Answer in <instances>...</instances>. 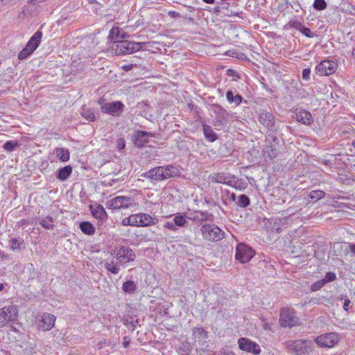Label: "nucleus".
<instances>
[{
    "mask_svg": "<svg viewBox=\"0 0 355 355\" xmlns=\"http://www.w3.org/2000/svg\"><path fill=\"white\" fill-rule=\"evenodd\" d=\"M179 174L180 171L176 166L172 164H168L155 167L148 171L144 173L141 175V177L149 178L153 180L162 181L172 177L178 176Z\"/></svg>",
    "mask_w": 355,
    "mask_h": 355,
    "instance_id": "nucleus-1",
    "label": "nucleus"
},
{
    "mask_svg": "<svg viewBox=\"0 0 355 355\" xmlns=\"http://www.w3.org/2000/svg\"><path fill=\"white\" fill-rule=\"evenodd\" d=\"M141 42H130L128 40L114 41L110 46L111 51L117 55L131 54L141 49Z\"/></svg>",
    "mask_w": 355,
    "mask_h": 355,
    "instance_id": "nucleus-2",
    "label": "nucleus"
},
{
    "mask_svg": "<svg viewBox=\"0 0 355 355\" xmlns=\"http://www.w3.org/2000/svg\"><path fill=\"white\" fill-rule=\"evenodd\" d=\"M287 350L296 355H302L309 353L314 349V345L311 340L302 339L289 340L285 343Z\"/></svg>",
    "mask_w": 355,
    "mask_h": 355,
    "instance_id": "nucleus-3",
    "label": "nucleus"
},
{
    "mask_svg": "<svg viewBox=\"0 0 355 355\" xmlns=\"http://www.w3.org/2000/svg\"><path fill=\"white\" fill-rule=\"evenodd\" d=\"M203 239L209 242H218L223 237L225 232L214 224H205L200 228Z\"/></svg>",
    "mask_w": 355,
    "mask_h": 355,
    "instance_id": "nucleus-4",
    "label": "nucleus"
},
{
    "mask_svg": "<svg viewBox=\"0 0 355 355\" xmlns=\"http://www.w3.org/2000/svg\"><path fill=\"white\" fill-rule=\"evenodd\" d=\"M98 103L101 105V110L103 113L114 117L119 116L125 107L124 104L119 101L106 103L104 99H100Z\"/></svg>",
    "mask_w": 355,
    "mask_h": 355,
    "instance_id": "nucleus-5",
    "label": "nucleus"
},
{
    "mask_svg": "<svg viewBox=\"0 0 355 355\" xmlns=\"http://www.w3.org/2000/svg\"><path fill=\"white\" fill-rule=\"evenodd\" d=\"M340 340V336L338 333L329 332L315 337V342L320 347L332 348L338 345Z\"/></svg>",
    "mask_w": 355,
    "mask_h": 355,
    "instance_id": "nucleus-6",
    "label": "nucleus"
},
{
    "mask_svg": "<svg viewBox=\"0 0 355 355\" xmlns=\"http://www.w3.org/2000/svg\"><path fill=\"white\" fill-rule=\"evenodd\" d=\"M136 205L133 198L128 196H116L107 202V207L112 209H128Z\"/></svg>",
    "mask_w": 355,
    "mask_h": 355,
    "instance_id": "nucleus-7",
    "label": "nucleus"
},
{
    "mask_svg": "<svg viewBox=\"0 0 355 355\" xmlns=\"http://www.w3.org/2000/svg\"><path fill=\"white\" fill-rule=\"evenodd\" d=\"M18 310L15 306H8L0 309V327H3L10 322L17 320Z\"/></svg>",
    "mask_w": 355,
    "mask_h": 355,
    "instance_id": "nucleus-8",
    "label": "nucleus"
},
{
    "mask_svg": "<svg viewBox=\"0 0 355 355\" xmlns=\"http://www.w3.org/2000/svg\"><path fill=\"white\" fill-rule=\"evenodd\" d=\"M279 323L284 327H293L300 324V320L296 316L295 311L289 309L282 310Z\"/></svg>",
    "mask_w": 355,
    "mask_h": 355,
    "instance_id": "nucleus-9",
    "label": "nucleus"
},
{
    "mask_svg": "<svg viewBox=\"0 0 355 355\" xmlns=\"http://www.w3.org/2000/svg\"><path fill=\"white\" fill-rule=\"evenodd\" d=\"M254 255V250L244 243H239L236 248V259L241 263L248 262Z\"/></svg>",
    "mask_w": 355,
    "mask_h": 355,
    "instance_id": "nucleus-10",
    "label": "nucleus"
},
{
    "mask_svg": "<svg viewBox=\"0 0 355 355\" xmlns=\"http://www.w3.org/2000/svg\"><path fill=\"white\" fill-rule=\"evenodd\" d=\"M337 67L338 64L336 62L324 60L315 67V73L320 76H329L336 71Z\"/></svg>",
    "mask_w": 355,
    "mask_h": 355,
    "instance_id": "nucleus-11",
    "label": "nucleus"
},
{
    "mask_svg": "<svg viewBox=\"0 0 355 355\" xmlns=\"http://www.w3.org/2000/svg\"><path fill=\"white\" fill-rule=\"evenodd\" d=\"M116 258L119 265H123L135 260V254L130 248L121 246L116 252Z\"/></svg>",
    "mask_w": 355,
    "mask_h": 355,
    "instance_id": "nucleus-12",
    "label": "nucleus"
},
{
    "mask_svg": "<svg viewBox=\"0 0 355 355\" xmlns=\"http://www.w3.org/2000/svg\"><path fill=\"white\" fill-rule=\"evenodd\" d=\"M38 319L37 328L43 331H49L51 329L55 322V317L53 314L43 313L37 316Z\"/></svg>",
    "mask_w": 355,
    "mask_h": 355,
    "instance_id": "nucleus-13",
    "label": "nucleus"
},
{
    "mask_svg": "<svg viewBox=\"0 0 355 355\" xmlns=\"http://www.w3.org/2000/svg\"><path fill=\"white\" fill-rule=\"evenodd\" d=\"M238 344L239 348L243 351L253 353L256 355L261 352L259 345L247 338H239Z\"/></svg>",
    "mask_w": 355,
    "mask_h": 355,
    "instance_id": "nucleus-14",
    "label": "nucleus"
},
{
    "mask_svg": "<svg viewBox=\"0 0 355 355\" xmlns=\"http://www.w3.org/2000/svg\"><path fill=\"white\" fill-rule=\"evenodd\" d=\"M295 116L298 122L304 125H310L313 122L311 114L305 110H296Z\"/></svg>",
    "mask_w": 355,
    "mask_h": 355,
    "instance_id": "nucleus-15",
    "label": "nucleus"
},
{
    "mask_svg": "<svg viewBox=\"0 0 355 355\" xmlns=\"http://www.w3.org/2000/svg\"><path fill=\"white\" fill-rule=\"evenodd\" d=\"M193 336L194 341L200 345H204L207 343V333L202 327H195L193 329Z\"/></svg>",
    "mask_w": 355,
    "mask_h": 355,
    "instance_id": "nucleus-16",
    "label": "nucleus"
},
{
    "mask_svg": "<svg viewBox=\"0 0 355 355\" xmlns=\"http://www.w3.org/2000/svg\"><path fill=\"white\" fill-rule=\"evenodd\" d=\"M89 208L92 216L96 218H98L101 220H105L107 218V213L101 205H91Z\"/></svg>",
    "mask_w": 355,
    "mask_h": 355,
    "instance_id": "nucleus-17",
    "label": "nucleus"
},
{
    "mask_svg": "<svg viewBox=\"0 0 355 355\" xmlns=\"http://www.w3.org/2000/svg\"><path fill=\"white\" fill-rule=\"evenodd\" d=\"M213 112L216 115V119L219 122L225 121L230 117L228 112L220 105L214 104L213 105Z\"/></svg>",
    "mask_w": 355,
    "mask_h": 355,
    "instance_id": "nucleus-18",
    "label": "nucleus"
},
{
    "mask_svg": "<svg viewBox=\"0 0 355 355\" xmlns=\"http://www.w3.org/2000/svg\"><path fill=\"white\" fill-rule=\"evenodd\" d=\"M128 37V35L125 33L120 28L116 26L113 27L110 31L108 35V39L111 43L114 41H120L121 39H125Z\"/></svg>",
    "mask_w": 355,
    "mask_h": 355,
    "instance_id": "nucleus-19",
    "label": "nucleus"
},
{
    "mask_svg": "<svg viewBox=\"0 0 355 355\" xmlns=\"http://www.w3.org/2000/svg\"><path fill=\"white\" fill-rule=\"evenodd\" d=\"M150 133L146 131H137L135 134V144L139 148H142L148 142Z\"/></svg>",
    "mask_w": 355,
    "mask_h": 355,
    "instance_id": "nucleus-20",
    "label": "nucleus"
},
{
    "mask_svg": "<svg viewBox=\"0 0 355 355\" xmlns=\"http://www.w3.org/2000/svg\"><path fill=\"white\" fill-rule=\"evenodd\" d=\"M80 114L83 117L89 121H94L99 117L98 112L92 108H88L86 106H83L81 108Z\"/></svg>",
    "mask_w": 355,
    "mask_h": 355,
    "instance_id": "nucleus-21",
    "label": "nucleus"
},
{
    "mask_svg": "<svg viewBox=\"0 0 355 355\" xmlns=\"http://www.w3.org/2000/svg\"><path fill=\"white\" fill-rule=\"evenodd\" d=\"M42 37V33L40 31H37L31 37L30 40L28 41L26 46L29 49V51H32L33 53L39 46Z\"/></svg>",
    "mask_w": 355,
    "mask_h": 355,
    "instance_id": "nucleus-22",
    "label": "nucleus"
},
{
    "mask_svg": "<svg viewBox=\"0 0 355 355\" xmlns=\"http://www.w3.org/2000/svg\"><path fill=\"white\" fill-rule=\"evenodd\" d=\"M270 139L272 140L273 144H270L271 153L268 151V154L270 157H275L279 152V146L281 141V138L277 135H269L268 137V142L270 140Z\"/></svg>",
    "mask_w": 355,
    "mask_h": 355,
    "instance_id": "nucleus-23",
    "label": "nucleus"
},
{
    "mask_svg": "<svg viewBox=\"0 0 355 355\" xmlns=\"http://www.w3.org/2000/svg\"><path fill=\"white\" fill-rule=\"evenodd\" d=\"M10 249L13 251H20L24 248V241L22 238H12L9 241Z\"/></svg>",
    "mask_w": 355,
    "mask_h": 355,
    "instance_id": "nucleus-24",
    "label": "nucleus"
},
{
    "mask_svg": "<svg viewBox=\"0 0 355 355\" xmlns=\"http://www.w3.org/2000/svg\"><path fill=\"white\" fill-rule=\"evenodd\" d=\"M139 217L141 227L155 225L157 221L156 218L151 217L147 214H139Z\"/></svg>",
    "mask_w": 355,
    "mask_h": 355,
    "instance_id": "nucleus-25",
    "label": "nucleus"
},
{
    "mask_svg": "<svg viewBox=\"0 0 355 355\" xmlns=\"http://www.w3.org/2000/svg\"><path fill=\"white\" fill-rule=\"evenodd\" d=\"M54 154L60 161L65 162L69 159V152L67 148H56L54 150Z\"/></svg>",
    "mask_w": 355,
    "mask_h": 355,
    "instance_id": "nucleus-26",
    "label": "nucleus"
},
{
    "mask_svg": "<svg viewBox=\"0 0 355 355\" xmlns=\"http://www.w3.org/2000/svg\"><path fill=\"white\" fill-rule=\"evenodd\" d=\"M203 132L206 139L210 142H214L218 139L216 133L209 125H203Z\"/></svg>",
    "mask_w": 355,
    "mask_h": 355,
    "instance_id": "nucleus-27",
    "label": "nucleus"
},
{
    "mask_svg": "<svg viewBox=\"0 0 355 355\" xmlns=\"http://www.w3.org/2000/svg\"><path fill=\"white\" fill-rule=\"evenodd\" d=\"M72 173V168L71 166H66L58 170L57 178L60 180L64 181L67 180Z\"/></svg>",
    "mask_w": 355,
    "mask_h": 355,
    "instance_id": "nucleus-28",
    "label": "nucleus"
},
{
    "mask_svg": "<svg viewBox=\"0 0 355 355\" xmlns=\"http://www.w3.org/2000/svg\"><path fill=\"white\" fill-rule=\"evenodd\" d=\"M118 265H119L118 262L115 263L113 261V259H107L105 261V268L109 272L114 275H116L119 272L120 268L118 267Z\"/></svg>",
    "mask_w": 355,
    "mask_h": 355,
    "instance_id": "nucleus-29",
    "label": "nucleus"
},
{
    "mask_svg": "<svg viewBox=\"0 0 355 355\" xmlns=\"http://www.w3.org/2000/svg\"><path fill=\"white\" fill-rule=\"evenodd\" d=\"M80 229L83 233L88 235H92L95 232L94 227L92 225V223L87 221L80 223Z\"/></svg>",
    "mask_w": 355,
    "mask_h": 355,
    "instance_id": "nucleus-30",
    "label": "nucleus"
},
{
    "mask_svg": "<svg viewBox=\"0 0 355 355\" xmlns=\"http://www.w3.org/2000/svg\"><path fill=\"white\" fill-rule=\"evenodd\" d=\"M173 220L177 228L184 227L187 223V218L181 213L177 214L173 218Z\"/></svg>",
    "mask_w": 355,
    "mask_h": 355,
    "instance_id": "nucleus-31",
    "label": "nucleus"
},
{
    "mask_svg": "<svg viewBox=\"0 0 355 355\" xmlns=\"http://www.w3.org/2000/svg\"><path fill=\"white\" fill-rule=\"evenodd\" d=\"M122 288L125 293H132L135 291L137 286L134 282L127 281L123 284Z\"/></svg>",
    "mask_w": 355,
    "mask_h": 355,
    "instance_id": "nucleus-32",
    "label": "nucleus"
},
{
    "mask_svg": "<svg viewBox=\"0 0 355 355\" xmlns=\"http://www.w3.org/2000/svg\"><path fill=\"white\" fill-rule=\"evenodd\" d=\"M42 227L46 230H53L54 227L53 217L48 216L46 218L42 219L40 221Z\"/></svg>",
    "mask_w": 355,
    "mask_h": 355,
    "instance_id": "nucleus-33",
    "label": "nucleus"
},
{
    "mask_svg": "<svg viewBox=\"0 0 355 355\" xmlns=\"http://www.w3.org/2000/svg\"><path fill=\"white\" fill-rule=\"evenodd\" d=\"M19 146V144L17 141L10 140L6 141L3 146V148L4 150L11 152L15 150L17 147Z\"/></svg>",
    "mask_w": 355,
    "mask_h": 355,
    "instance_id": "nucleus-34",
    "label": "nucleus"
},
{
    "mask_svg": "<svg viewBox=\"0 0 355 355\" xmlns=\"http://www.w3.org/2000/svg\"><path fill=\"white\" fill-rule=\"evenodd\" d=\"M250 198L246 195H240L238 198L237 205L241 207H246L250 205Z\"/></svg>",
    "mask_w": 355,
    "mask_h": 355,
    "instance_id": "nucleus-35",
    "label": "nucleus"
},
{
    "mask_svg": "<svg viewBox=\"0 0 355 355\" xmlns=\"http://www.w3.org/2000/svg\"><path fill=\"white\" fill-rule=\"evenodd\" d=\"M309 196L311 199L318 200L324 198V192L321 190L312 191L310 192Z\"/></svg>",
    "mask_w": 355,
    "mask_h": 355,
    "instance_id": "nucleus-36",
    "label": "nucleus"
},
{
    "mask_svg": "<svg viewBox=\"0 0 355 355\" xmlns=\"http://www.w3.org/2000/svg\"><path fill=\"white\" fill-rule=\"evenodd\" d=\"M313 7L318 10H323L327 8V3L324 0H315Z\"/></svg>",
    "mask_w": 355,
    "mask_h": 355,
    "instance_id": "nucleus-37",
    "label": "nucleus"
},
{
    "mask_svg": "<svg viewBox=\"0 0 355 355\" xmlns=\"http://www.w3.org/2000/svg\"><path fill=\"white\" fill-rule=\"evenodd\" d=\"M336 279V275L333 272H328L326 273L324 277L322 279L324 284L328 282L334 281Z\"/></svg>",
    "mask_w": 355,
    "mask_h": 355,
    "instance_id": "nucleus-38",
    "label": "nucleus"
},
{
    "mask_svg": "<svg viewBox=\"0 0 355 355\" xmlns=\"http://www.w3.org/2000/svg\"><path fill=\"white\" fill-rule=\"evenodd\" d=\"M139 214H132L130 216L131 226L140 227Z\"/></svg>",
    "mask_w": 355,
    "mask_h": 355,
    "instance_id": "nucleus-39",
    "label": "nucleus"
},
{
    "mask_svg": "<svg viewBox=\"0 0 355 355\" xmlns=\"http://www.w3.org/2000/svg\"><path fill=\"white\" fill-rule=\"evenodd\" d=\"M31 53L32 51H29V49L25 46L23 50L19 53L18 58L19 60L26 59Z\"/></svg>",
    "mask_w": 355,
    "mask_h": 355,
    "instance_id": "nucleus-40",
    "label": "nucleus"
},
{
    "mask_svg": "<svg viewBox=\"0 0 355 355\" xmlns=\"http://www.w3.org/2000/svg\"><path fill=\"white\" fill-rule=\"evenodd\" d=\"M325 284L323 282V281L322 279L320 280H318L315 282H314L311 286V291H319L322 286H324Z\"/></svg>",
    "mask_w": 355,
    "mask_h": 355,
    "instance_id": "nucleus-41",
    "label": "nucleus"
},
{
    "mask_svg": "<svg viewBox=\"0 0 355 355\" xmlns=\"http://www.w3.org/2000/svg\"><path fill=\"white\" fill-rule=\"evenodd\" d=\"M199 214H200V221H206L212 220V214L207 212V211H200Z\"/></svg>",
    "mask_w": 355,
    "mask_h": 355,
    "instance_id": "nucleus-42",
    "label": "nucleus"
},
{
    "mask_svg": "<svg viewBox=\"0 0 355 355\" xmlns=\"http://www.w3.org/2000/svg\"><path fill=\"white\" fill-rule=\"evenodd\" d=\"M164 227L171 231L175 232L178 230L177 227L175 225V223L173 220L172 221H167L164 223Z\"/></svg>",
    "mask_w": 355,
    "mask_h": 355,
    "instance_id": "nucleus-43",
    "label": "nucleus"
},
{
    "mask_svg": "<svg viewBox=\"0 0 355 355\" xmlns=\"http://www.w3.org/2000/svg\"><path fill=\"white\" fill-rule=\"evenodd\" d=\"M214 181L218 183H224V184H228L229 185H232L230 182H226V178L223 175L218 174L216 177L214 179Z\"/></svg>",
    "mask_w": 355,
    "mask_h": 355,
    "instance_id": "nucleus-44",
    "label": "nucleus"
},
{
    "mask_svg": "<svg viewBox=\"0 0 355 355\" xmlns=\"http://www.w3.org/2000/svg\"><path fill=\"white\" fill-rule=\"evenodd\" d=\"M300 32L308 37H313L315 35V34L311 32V29L306 27H304Z\"/></svg>",
    "mask_w": 355,
    "mask_h": 355,
    "instance_id": "nucleus-45",
    "label": "nucleus"
},
{
    "mask_svg": "<svg viewBox=\"0 0 355 355\" xmlns=\"http://www.w3.org/2000/svg\"><path fill=\"white\" fill-rule=\"evenodd\" d=\"M311 69L309 68L304 69L302 71V78L305 80H310Z\"/></svg>",
    "mask_w": 355,
    "mask_h": 355,
    "instance_id": "nucleus-46",
    "label": "nucleus"
},
{
    "mask_svg": "<svg viewBox=\"0 0 355 355\" xmlns=\"http://www.w3.org/2000/svg\"><path fill=\"white\" fill-rule=\"evenodd\" d=\"M116 143H117V148L119 150L124 149V148L125 146V141L123 139L121 138V139H117Z\"/></svg>",
    "mask_w": 355,
    "mask_h": 355,
    "instance_id": "nucleus-47",
    "label": "nucleus"
},
{
    "mask_svg": "<svg viewBox=\"0 0 355 355\" xmlns=\"http://www.w3.org/2000/svg\"><path fill=\"white\" fill-rule=\"evenodd\" d=\"M234 96H234V94L232 91L229 90L227 92L226 97H227V99L229 101V103H232L234 102Z\"/></svg>",
    "mask_w": 355,
    "mask_h": 355,
    "instance_id": "nucleus-48",
    "label": "nucleus"
},
{
    "mask_svg": "<svg viewBox=\"0 0 355 355\" xmlns=\"http://www.w3.org/2000/svg\"><path fill=\"white\" fill-rule=\"evenodd\" d=\"M19 0H0L1 6H7L10 4H15Z\"/></svg>",
    "mask_w": 355,
    "mask_h": 355,
    "instance_id": "nucleus-49",
    "label": "nucleus"
},
{
    "mask_svg": "<svg viewBox=\"0 0 355 355\" xmlns=\"http://www.w3.org/2000/svg\"><path fill=\"white\" fill-rule=\"evenodd\" d=\"M199 213H193L191 214L189 216H187V218L189 219H191L192 220H196V221H200V218L199 216Z\"/></svg>",
    "mask_w": 355,
    "mask_h": 355,
    "instance_id": "nucleus-50",
    "label": "nucleus"
},
{
    "mask_svg": "<svg viewBox=\"0 0 355 355\" xmlns=\"http://www.w3.org/2000/svg\"><path fill=\"white\" fill-rule=\"evenodd\" d=\"M242 99H243V98L240 94H236L234 96L233 103H234L236 105H239L241 104Z\"/></svg>",
    "mask_w": 355,
    "mask_h": 355,
    "instance_id": "nucleus-51",
    "label": "nucleus"
},
{
    "mask_svg": "<svg viewBox=\"0 0 355 355\" xmlns=\"http://www.w3.org/2000/svg\"><path fill=\"white\" fill-rule=\"evenodd\" d=\"M293 28H295V29H297V30H298V31H302V29L304 27V26H302V24L301 23H300V22H294V23L293 24Z\"/></svg>",
    "mask_w": 355,
    "mask_h": 355,
    "instance_id": "nucleus-52",
    "label": "nucleus"
},
{
    "mask_svg": "<svg viewBox=\"0 0 355 355\" xmlns=\"http://www.w3.org/2000/svg\"><path fill=\"white\" fill-rule=\"evenodd\" d=\"M122 224L123 225H130L131 226L130 216L129 217L124 218L122 220Z\"/></svg>",
    "mask_w": 355,
    "mask_h": 355,
    "instance_id": "nucleus-53",
    "label": "nucleus"
},
{
    "mask_svg": "<svg viewBox=\"0 0 355 355\" xmlns=\"http://www.w3.org/2000/svg\"><path fill=\"white\" fill-rule=\"evenodd\" d=\"M218 355H235V354L230 350L223 349Z\"/></svg>",
    "mask_w": 355,
    "mask_h": 355,
    "instance_id": "nucleus-54",
    "label": "nucleus"
},
{
    "mask_svg": "<svg viewBox=\"0 0 355 355\" xmlns=\"http://www.w3.org/2000/svg\"><path fill=\"white\" fill-rule=\"evenodd\" d=\"M130 339L128 338V337H124L123 338V345L125 348H128L130 345Z\"/></svg>",
    "mask_w": 355,
    "mask_h": 355,
    "instance_id": "nucleus-55",
    "label": "nucleus"
},
{
    "mask_svg": "<svg viewBox=\"0 0 355 355\" xmlns=\"http://www.w3.org/2000/svg\"><path fill=\"white\" fill-rule=\"evenodd\" d=\"M350 303V301L349 299H345L343 304V308L345 311H348V306Z\"/></svg>",
    "mask_w": 355,
    "mask_h": 355,
    "instance_id": "nucleus-56",
    "label": "nucleus"
},
{
    "mask_svg": "<svg viewBox=\"0 0 355 355\" xmlns=\"http://www.w3.org/2000/svg\"><path fill=\"white\" fill-rule=\"evenodd\" d=\"M169 15H170V16H171L172 17H176V16H178V17H179V16H180V14H179V13H178V12H175V11H172V12H169Z\"/></svg>",
    "mask_w": 355,
    "mask_h": 355,
    "instance_id": "nucleus-57",
    "label": "nucleus"
},
{
    "mask_svg": "<svg viewBox=\"0 0 355 355\" xmlns=\"http://www.w3.org/2000/svg\"><path fill=\"white\" fill-rule=\"evenodd\" d=\"M349 249L352 253L355 254V244H353V243L350 244Z\"/></svg>",
    "mask_w": 355,
    "mask_h": 355,
    "instance_id": "nucleus-58",
    "label": "nucleus"
},
{
    "mask_svg": "<svg viewBox=\"0 0 355 355\" xmlns=\"http://www.w3.org/2000/svg\"><path fill=\"white\" fill-rule=\"evenodd\" d=\"M125 71H129L132 69V65L124 66L123 67Z\"/></svg>",
    "mask_w": 355,
    "mask_h": 355,
    "instance_id": "nucleus-59",
    "label": "nucleus"
},
{
    "mask_svg": "<svg viewBox=\"0 0 355 355\" xmlns=\"http://www.w3.org/2000/svg\"><path fill=\"white\" fill-rule=\"evenodd\" d=\"M231 199L233 200V201H236V196L235 193H232L231 195Z\"/></svg>",
    "mask_w": 355,
    "mask_h": 355,
    "instance_id": "nucleus-60",
    "label": "nucleus"
},
{
    "mask_svg": "<svg viewBox=\"0 0 355 355\" xmlns=\"http://www.w3.org/2000/svg\"><path fill=\"white\" fill-rule=\"evenodd\" d=\"M5 288V284L3 283H0V292L2 291Z\"/></svg>",
    "mask_w": 355,
    "mask_h": 355,
    "instance_id": "nucleus-61",
    "label": "nucleus"
},
{
    "mask_svg": "<svg viewBox=\"0 0 355 355\" xmlns=\"http://www.w3.org/2000/svg\"><path fill=\"white\" fill-rule=\"evenodd\" d=\"M202 1L207 3H214V0H202Z\"/></svg>",
    "mask_w": 355,
    "mask_h": 355,
    "instance_id": "nucleus-62",
    "label": "nucleus"
},
{
    "mask_svg": "<svg viewBox=\"0 0 355 355\" xmlns=\"http://www.w3.org/2000/svg\"><path fill=\"white\" fill-rule=\"evenodd\" d=\"M31 1H35V2H37L38 3H43L44 1H46V0H31Z\"/></svg>",
    "mask_w": 355,
    "mask_h": 355,
    "instance_id": "nucleus-63",
    "label": "nucleus"
},
{
    "mask_svg": "<svg viewBox=\"0 0 355 355\" xmlns=\"http://www.w3.org/2000/svg\"><path fill=\"white\" fill-rule=\"evenodd\" d=\"M272 123V119H270V116H268V126L269 125V124Z\"/></svg>",
    "mask_w": 355,
    "mask_h": 355,
    "instance_id": "nucleus-64",
    "label": "nucleus"
}]
</instances>
